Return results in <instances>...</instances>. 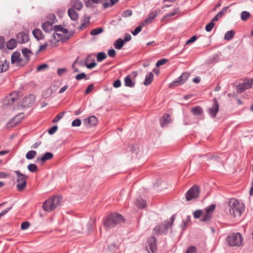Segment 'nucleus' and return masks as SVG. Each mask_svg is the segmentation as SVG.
Instances as JSON below:
<instances>
[{"mask_svg":"<svg viewBox=\"0 0 253 253\" xmlns=\"http://www.w3.org/2000/svg\"><path fill=\"white\" fill-rule=\"evenodd\" d=\"M124 217L120 214L113 213L108 215L104 219V226L109 229L123 222Z\"/></svg>","mask_w":253,"mask_h":253,"instance_id":"nucleus-1","label":"nucleus"},{"mask_svg":"<svg viewBox=\"0 0 253 253\" xmlns=\"http://www.w3.org/2000/svg\"><path fill=\"white\" fill-rule=\"evenodd\" d=\"M229 205L230 214L234 217L241 215L244 211V206L243 203H240L235 199H232L229 201Z\"/></svg>","mask_w":253,"mask_h":253,"instance_id":"nucleus-2","label":"nucleus"},{"mask_svg":"<svg viewBox=\"0 0 253 253\" xmlns=\"http://www.w3.org/2000/svg\"><path fill=\"white\" fill-rule=\"evenodd\" d=\"M61 200L58 196L49 198L43 203L42 208L44 211L50 212L58 206Z\"/></svg>","mask_w":253,"mask_h":253,"instance_id":"nucleus-3","label":"nucleus"},{"mask_svg":"<svg viewBox=\"0 0 253 253\" xmlns=\"http://www.w3.org/2000/svg\"><path fill=\"white\" fill-rule=\"evenodd\" d=\"M226 240L230 247H240L242 245L243 238L239 233H232L227 237Z\"/></svg>","mask_w":253,"mask_h":253,"instance_id":"nucleus-4","label":"nucleus"},{"mask_svg":"<svg viewBox=\"0 0 253 253\" xmlns=\"http://www.w3.org/2000/svg\"><path fill=\"white\" fill-rule=\"evenodd\" d=\"M215 209V204H211L206 207L203 211V217L201 219V221L206 223L209 222L211 219Z\"/></svg>","mask_w":253,"mask_h":253,"instance_id":"nucleus-5","label":"nucleus"},{"mask_svg":"<svg viewBox=\"0 0 253 253\" xmlns=\"http://www.w3.org/2000/svg\"><path fill=\"white\" fill-rule=\"evenodd\" d=\"M17 175V182L18 183L16 187L18 191H21L26 187L27 184V179L28 176L20 172L19 170L15 171Z\"/></svg>","mask_w":253,"mask_h":253,"instance_id":"nucleus-6","label":"nucleus"},{"mask_svg":"<svg viewBox=\"0 0 253 253\" xmlns=\"http://www.w3.org/2000/svg\"><path fill=\"white\" fill-rule=\"evenodd\" d=\"M11 63L17 67H23L27 64L26 62L21 56V54L18 51L14 52L11 56Z\"/></svg>","mask_w":253,"mask_h":253,"instance_id":"nucleus-7","label":"nucleus"},{"mask_svg":"<svg viewBox=\"0 0 253 253\" xmlns=\"http://www.w3.org/2000/svg\"><path fill=\"white\" fill-rule=\"evenodd\" d=\"M169 226V221H165L163 223L157 225L153 229V233L156 235L166 234Z\"/></svg>","mask_w":253,"mask_h":253,"instance_id":"nucleus-8","label":"nucleus"},{"mask_svg":"<svg viewBox=\"0 0 253 253\" xmlns=\"http://www.w3.org/2000/svg\"><path fill=\"white\" fill-rule=\"evenodd\" d=\"M190 74L187 72L183 73L180 77L175 81L172 82L169 85L170 87L178 86L183 84L189 77Z\"/></svg>","mask_w":253,"mask_h":253,"instance_id":"nucleus-9","label":"nucleus"},{"mask_svg":"<svg viewBox=\"0 0 253 253\" xmlns=\"http://www.w3.org/2000/svg\"><path fill=\"white\" fill-rule=\"evenodd\" d=\"M199 194V188L196 186H194L186 192L185 194L186 199L189 201L196 199L198 197Z\"/></svg>","mask_w":253,"mask_h":253,"instance_id":"nucleus-10","label":"nucleus"},{"mask_svg":"<svg viewBox=\"0 0 253 253\" xmlns=\"http://www.w3.org/2000/svg\"><path fill=\"white\" fill-rule=\"evenodd\" d=\"M147 245L146 248L149 253H155L157 250L156 239L152 236L147 239Z\"/></svg>","mask_w":253,"mask_h":253,"instance_id":"nucleus-11","label":"nucleus"},{"mask_svg":"<svg viewBox=\"0 0 253 253\" xmlns=\"http://www.w3.org/2000/svg\"><path fill=\"white\" fill-rule=\"evenodd\" d=\"M219 110V105L217 100L214 98L213 103L209 109V113L212 118H215Z\"/></svg>","mask_w":253,"mask_h":253,"instance_id":"nucleus-12","label":"nucleus"},{"mask_svg":"<svg viewBox=\"0 0 253 253\" xmlns=\"http://www.w3.org/2000/svg\"><path fill=\"white\" fill-rule=\"evenodd\" d=\"M17 41L20 44L26 43L28 42L29 35L24 32H20L16 35Z\"/></svg>","mask_w":253,"mask_h":253,"instance_id":"nucleus-13","label":"nucleus"},{"mask_svg":"<svg viewBox=\"0 0 253 253\" xmlns=\"http://www.w3.org/2000/svg\"><path fill=\"white\" fill-rule=\"evenodd\" d=\"M35 102V97L33 95H30L23 98L22 104L25 107H29Z\"/></svg>","mask_w":253,"mask_h":253,"instance_id":"nucleus-14","label":"nucleus"},{"mask_svg":"<svg viewBox=\"0 0 253 253\" xmlns=\"http://www.w3.org/2000/svg\"><path fill=\"white\" fill-rule=\"evenodd\" d=\"M252 83L250 81L239 84L236 86V89L238 93L244 92L245 90L251 87Z\"/></svg>","mask_w":253,"mask_h":253,"instance_id":"nucleus-15","label":"nucleus"},{"mask_svg":"<svg viewBox=\"0 0 253 253\" xmlns=\"http://www.w3.org/2000/svg\"><path fill=\"white\" fill-rule=\"evenodd\" d=\"M159 12L156 10L149 13L145 20L141 23L142 26H145L146 24L151 23L154 18L158 15Z\"/></svg>","mask_w":253,"mask_h":253,"instance_id":"nucleus-16","label":"nucleus"},{"mask_svg":"<svg viewBox=\"0 0 253 253\" xmlns=\"http://www.w3.org/2000/svg\"><path fill=\"white\" fill-rule=\"evenodd\" d=\"M171 121L170 116L168 114H165L160 120V125L162 127L167 126Z\"/></svg>","mask_w":253,"mask_h":253,"instance_id":"nucleus-17","label":"nucleus"},{"mask_svg":"<svg viewBox=\"0 0 253 253\" xmlns=\"http://www.w3.org/2000/svg\"><path fill=\"white\" fill-rule=\"evenodd\" d=\"M132 153L136 156L140 157L143 154V150L137 144L132 145L131 148Z\"/></svg>","mask_w":253,"mask_h":253,"instance_id":"nucleus-18","label":"nucleus"},{"mask_svg":"<svg viewBox=\"0 0 253 253\" xmlns=\"http://www.w3.org/2000/svg\"><path fill=\"white\" fill-rule=\"evenodd\" d=\"M84 123L86 125L89 126H95L97 123V119L95 116H91L85 118L84 120Z\"/></svg>","mask_w":253,"mask_h":253,"instance_id":"nucleus-19","label":"nucleus"},{"mask_svg":"<svg viewBox=\"0 0 253 253\" xmlns=\"http://www.w3.org/2000/svg\"><path fill=\"white\" fill-rule=\"evenodd\" d=\"M22 53L24 56L23 59L27 64L30 59V56L32 54V52L29 49L24 48L22 49Z\"/></svg>","mask_w":253,"mask_h":253,"instance_id":"nucleus-20","label":"nucleus"},{"mask_svg":"<svg viewBox=\"0 0 253 253\" xmlns=\"http://www.w3.org/2000/svg\"><path fill=\"white\" fill-rule=\"evenodd\" d=\"M53 155L52 153L50 152H46L41 157L38 158L37 161L42 163L46 161L51 159L53 158Z\"/></svg>","mask_w":253,"mask_h":253,"instance_id":"nucleus-21","label":"nucleus"},{"mask_svg":"<svg viewBox=\"0 0 253 253\" xmlns=\"http://www.w3.org/2000/svg\"><path fill=\"white\" fill-rule=\"evenodd\" d=\"M71 6L78 10H80L83 7L84 4L80 0H71Z\"/></svg>","mask_w":253,"mask_h":253,"instance_id":"nucleus-22","label":"nucleus"},{"mask_svg":"<svg viewBox=\"0 0 253 253\" xmlns=\"http://www.w3.org/2000/svg\"><path fill=\"white\" fill-rule=\"evenodd\" d=\"M68 14L72 20L76 21L78 19V14L73 8L68 9Z\"/></svg>","mask_w":253,"mask_h":253,"instance_id":"nucleus-23","label":"nucleus"},{"mask_svg":"<svg viewBox=\"0 0 253 253\" xmlns=\"http://www.w3.org/2000/svg\"><path fill=\"white\" fill-rule=\"evenodd\" d=\"M42 28L44 32H50L52 30V23L49 21L45 22L42 24Z\"/></svg>","mask_w":253,"mask_h":253,"instance_id":"nucleus-24","label":"nucleus"},{"mask_svg":"<svg viewBox=\"0 0 253 253\" xmlns=\"http://www.w3.org/2000/svg\"><path fill=\"white\" fill-rule=\"evenodd\" d=\"M95 226V219L90 218V220L88 221V223L87 224V232L88 234L91 233L94 227Z\"/></svg>","mask_w":253,"mask_h":253,"instance_id":"nucleus-25","label":"nucleus"},{"mask_svg":"<svg viewBox=\"0 0 253 253\" xmlns=\"http://www.w3.org/2000/svg\"><path fill=\"white\" fill-rule=\"evenodd\" d=\"M33 34L34 37L39 41L43 39L42 32L40 29H35L33 31Z\"/></svg>","mask_w":253,"mask_h":253,"instance_id":"nucleus-26","label":"nucleus"},{"mask_svg":"<svg viewBox=\"0 0 253 253\" xmlns=\"http://www.w3.org/2000/svg\"><path fill=\"white\" fill-rule=\"evenodd\" d=\"M9 67V62L6 60L0 61V73L6 71Z\"/></svg>","mask_w":253,"mask_h":253,"instance_id":"nucleus-27","label":"nucleus"},{"mask_svg":"<svg viewBox=\"0 0 253 253\" xmlns=\"http://www.w3.org/2000/svg\"><path fill=\"white\" fill-rule=\"evenodd\" d=\"M125 85L129 87H133L135 85V82H133L130 76L128 75L125 78Z\"/></svg>","mask_w":253,"mask_h":253,"instance_id":"nucleus-28","label":"nucleus"},{"mask_svg":"<svg viewBox=\"0 0 253 253\" xmlns=\"http://www.w3.org/2000/svg\"><path fill=\"white\" fill-rule=\"evenodd\" d=\"M90 57H87L85 59V65L88 69H91L94 68L96 66L97 64L94 59L92 60V61L91 63L89 64L88 62L90 61Z\"/></svg>","mask_w":253,"mask_h":253,"instance_id":"nucleus-29","label":"nucleus"},{"mask_svg":"<svg viewBox=\"0 0 253 253\" xmlns=\"http://www.w3.org/2000/svg\"><path fill=\"white\" fill-rule=\"evenodd\" d=\"M17 41L14 39H11L6 43V47L9 49H14L17 45Z\"/></svg>","mask_w":253,"mask_h":253,"instance_id":"nucleus-30","label":"nucleus"},{"mask_svg":"<svg viewBox=\"0 0 253 253\" xmlns=\"http://www.w3.org/2000/svg\"><path fill=\"white\" fill-rule=\"evenodd\" d=\"M154 75L152 72L149 73L145 77V80L144 81V84L146 86L149 85L153 80Z\"/></svg>","mask_w":253,"mask_h":253,"instance_id":"nucleus-31","label":"nucleus"},{"mask_svg":"<svg viewBox=\"0 0 253 253\" xmlns=\"http://www.w3.org/2000/svg\"><path fill=\"white\" fill-rule=\"evenodd\" d=\"M25 117V115L24 113H19L17 115H16L12 120L10 121V123H12V122L15 121L14 125L20 123Z\"/></svg>","mask_w":253,"mask_h":253,"instance_id":"nucleus-32","label":"nucleus"},{"mask_svg":"<svg viewBox=\"0 0 253 253\" xmlns=\"http://www.w3.org/2000/svg\"><path fill=\"white\" fill-rule=\"evenodd\" d=\"M125 43V41L122 39H117L114 43L115 47L117 49H121Z\"/></svg>","mask_w":253,"mask_h":253,"instance_id":"nucleus-33","label":"nucleus"},{"mask_svg":"<svg viewBox=\"0 0 253 253\" xmlns=\"http://www.w3.org/2000/svg\"><path fill=\"white\" fill-rule=\"evenodd\" d=\"M53 30L54 31V32H61L63 34H65L68 32V30L64 28L61 25H54L53 26Z\"/></svg>","mask_w":253,"mask_h":253,"instance_id":"nucleus-34","label":"nucleus"},{"mask_svg":"<svg viewBox=\"0 0 253 253\" xmlns=\"http://www.w3.org/2000/svg\"><path fill=\"white\" fill-rule=\"evenodd\" d=\"M135 203L139 208H144L146 206V202L141 199H137Z\"/></svg>","mask_w":253,"mask_h":253,"instance_id":"nucleus-35","label":"nucleus"},{"mask_svg":"<svg viewBox=\"0 0 253 253\" xmlns=\"http://www.w3.org/2000/svg\"><path fill=\"white\" fill-rule=\"evenodd\" d=\"M191 220V216L190 215H187L186 216V219L184 220L181 224V228L182 230H185L187 225L189 224Z\"/></svg>","mask_w":253,"mask_h":253,"instance_id":"nucleus-36","label":"nucleus"},{"mask_svg":"<svg viewBox=\"0 0 253 253\" xmlns=\"http://www.w3.org/2000/svg\"><path fill=\"white\" fill-rule=\"evenodd\" d=\"M191 112L195 115H199L203 113V110L201 107L196 106L191 109Z\"/></svg>","mask_w":253,"mask_h":253,"instance_id":"nucleus-37","label":"nucleus"},{"mask_svg":"<svg viewBox=\"0 0 253 253\" xmlns=\"http://www.w3.org/2000/svg\"><path fill=\"white\" fill-rule=\"evenodd\" d=\"M235 35V32L233 30L227 31L224 35V39L226 41L231 40Z\"/></svg>","mask_w":253,"mask_h":253,"instance_id":"nucleus-38","label":"nucleus"},{"mask_svg":"<svg viewBox=\"0 0 253 253\" xmlns=\"http://www.w3.org/2000/svg\"><path fill=\"white\" fill-rule=\"evenodd\" d=\"M37 155V152L34 150H31L28 151L26 155V158L28 160H31L33 159Z\"/></svg>","mask_w":253,"mask_h":253,"instance_id":"nucleus-39","label":"nucleus"},{"mask_svg":"<svg viewBox=\"0 0 253 253\" xmlns=\"http://www.w3.org/2000/svg\"><path fill=\"white\" fill-rule=\"evenodd\" d=\"M250 16V13L247 11H244L241 14V18L244 21H246Z\"/></svg>","mask_w":253,"mask_h":253,"instance_id":"nucleus-40","label":"nucleus"},{"mask_svg":"<svg viewBox=\"0 0 253 253\" xmlns=\"http://www.w3.org/2000/svg\"><path fill=\"white\" fill-rule=\"evenodd\" d=\"M107 57L106 54L104 52H99L97 55V60L98 62H101Z\"/></svg>","mask_w":253,"mask_h":253,"instance_id":"nucleus-41","label":"nucleus"},{"mask_svg":"<svg viewBox=\"0 0 253 253\" xmlns=\"http://www.w3.org/2000/svg\"><path fill=\"white\" fill-rule=\"evenodd\" d=\"M103 32V29L102 28H98L94 29L90 31V35L95 36L99 35Z\"/></svg>","mask_w":253,"mask_h":253,"instance_id":"nucleus-42","label":"nucleus"},{"mask_svg":"<svg viewBox=\"0 0 253 253\" xmlns=\"http://www.w3.org/2000/svg\"><path fill=\"white\" fill-rule=\"evenodd\" d=\"M28 169L32 172H36L38 170L37 166L34 164H30L27 167Z\"/></svg>","mask_w":253,"mask_h":253,"instance_id":"nucleus-43","label":"nucleus"},{"mask_svg":"<svg viewBox=\"0 0 253 253\" xmlns=\"http://www.w3.org/2000/svg\"><path fill=\"white\" fill-rule=\"evenodd\" d=\"M65 113L62 112L58 114L52 120V123H55L58 122L64 115Z\"/></svg>","mask_w":253,"mask_h":253,"instance_id":"nucleus-44","label":"nucleus"},{"mask_svg":"<svg viewBox=\"0 0 253 253\" xmlns=\"http://www.w3.org/2000/svg\"><path fill=\"white\" fill-rule=\"evenodd\" d=\"M203 214V211L198 210H196L193 213L194 217L195 219L199 218Z\"/></svg>","mask_w":253,"mask_h":253,"instance_id":"nucleus-45","label":"nucleus"},{"mask_svg":"<svg viewBox=\"0 0 253 253\" xmlns=\"http://www.w3.org/2000/svg\"><path fill=\"white\" fill-rule=\"evenodd\" d=\"M75 79L77 81H80V80H81L82 79H85L86 80L88 79L87 78V77H86V75L85 73H82L78 74L75 77Z\"/></svg>","mask_w":253,"mask_h":253,"instance_id":"nucleus-46","label":"nucleus"},{"mask_svg":"<svg viewBox=\"0 0 253 253\" xmlns=\"http://www.w3.org/2000/svg\"><path fill=\"white\" fill-rule=\"evenodd\" d=\"M143 26L141 24L140 26L137 27L134 30L131 31V33L133 36L137 35L142 30V28Z\"/></svg>","mask_w":253,"mask_h":253,"instance_id":"nucleus-47","label":"nucleus"},{"mask_svg":"<svg viewBox=\"0 0 253 253\" xmlns=\"http://www.w3.org/2000/svg\"><path fill=\"white\" fill-rule=\"evenodd\" d=\"M214 26V22H212V21L210 22L206 26L205 29L206 31L208 32H211L212 30V28H213Z\"/></svg>","mask_w":253,"mask_h":253,"instance_id":"nucleus-48","label":"nucleus"},{"mask_svg":"<svg viewBox=\"0 0 253 253\" xmlns=\"http://www.w3.org/2000/svg\"><path fill=\"white\" fill-rule=\"evenodd\" d=\"M53 38L57 41H59L62 39V36L61 34L58 32H54L52 34Z\"/></svg>","mask_w":253,"mask_h":253,"instance_id":"nucleus-49","label":"nucleus"},{"mask_svg":"<svg viewBox=\"0 0 253 253\" xmlns=\"http://www.w3.org/2000/svg\"><path fill=\"white\" fill-rule=\"evenodd\" d=\"M197 249L195 247L191 246L188 247L185 253H196Z\"/></svg>","mask_w":253,"mask_h":253,"instance_id":"nucleus-50","label":"nucleus"},{"mask_svg":"<svg viewBox=\"0 0 253 253\" xmlns=\"http://www.w3.org/2000/svg\"><path fill=\"white\" fill-rule=\"evenodd\" d=\"M82 123L81 120L79 119L74 120L72 123V126H79Z\"/></svg>","mask_w":253,"mask_h":253,"instance_id":"nucleus-51","label":"nucleus"},{"mask_svg":"<svg viewBox=\"0 0 253 253\" xmlns=\"http://www.w3.org/2000/svg\"><path fill=\"white\" fill-rule=\"evenodd\" d=\"M132 14V11L131 10H126L124 11L122 15L124 17H127L130 16Z\"/></svg>","mask_w":253,"mask_h":253,"instance_id":"nucleus-52","label":"nucleus"},{"mask_svg":"<svg viewBox=\"0 0 253 253\" xmlns=\"http://www.w3.org/2000/svg\"><path fill=\"white\" fill-rule=\"evenodd\" d=\"M48 66L46 64H41L37 67V71H41L45 70V69L48 68Z\"/></svg>","mask_w":253,"mask_h":253,"instance_id":"nucleus-53","label":"nucleus"},{"mask_svg":"<svg viewBox=\"0 0 253 253\" xmlns=\"http://www.w3.org/2000/svg\"><path fill=\"white\" fill-rule=\"evenodd\" d=\"M30 226V223L28 221H25L22 223L21 225V228L22 230H25L27 229Z\"/></svg>","mask_w":253,"mask_h":253,"instance_id":"nucleus-54","label":"nucleus"},{"mask_svg":"<svg viewBox=\"0 0 253 253\" xmlns=\"http://www.w3.org/2000/svg\"><path fill=\"white\" fill-rule=\"evenodd\" d=\"M57 129L58 127L57 126H53L50 129H49L48 133L51 135L53 134L57 131Z\"/></svg>","mask_w":253,"mask_h":253,"instance_id":"nucleus-55","label":"nucleus"},{"mask_svg":"<svg viewBox=\"0 0 253 253\" xmlns=\"http://www.w3.org/2000/svg\"><path fill=\"white\" fill-rule=\"evenodd\" d=\"M167 62V59H162L158 60L157 62V63L156 64V65L157 67H159L160 66H161L162 65L165 64Z\"/></svg>","mask_w":253,"mask_h":253,"instance_id":"nucleus-56","label":"nucleus"},{"mask_svg":"<svg viewBox=\"0 0 253 253\" xmlns=\"http://www.w3.org/2000/svg\"><path fill=\"white\" fill-rule=\"evenodd\" d=\"M94 86L93 84H89L86 88L85 93L88 94L93 89Z\"/></svg>","mask_w":253,"mask_h":253,"instance_id":"nucleus-57","label":"nucleus"},{"mask_svg":"<svg viewBox=\"0 0 253 253\" xmlns=\"http://www.w3.org/2000/svg\"><path fill=\"white\" fill-rule=\"evenodd\" d=\"M116 53V51L114 49H110L108 51V54L110 57H114Z\"/></svg>","mask_w":253,"mask_h":253,"instance_id":"nucleus-58","label":"nucleus"},{"mask_svg":"<svg viewBox=\"0 0 253 253\" xmlns=\"http://www.w3.org/2000/svg\"><path fill=\"white\" fill-rule=\"evenodd\" d=\"M121 85V82L120 80H117L113 83V86L115 88L120 87Z\"/></svg>","mask_w":253,"mask_h":253,"instance_id":"nucleus-59","label":"nucleus"},{"mask_svg":"<svg viewBox=\"0 0 253 253\" xmlns=\"http://www.w3.org/2000/svg\"><path fill=\"white\" fill-rule=\"evenodd\" d=\"M228 8V6L224 7L222 10L220 11L218 14L221 17L223 15H224L227 12V9Z\"/></svg>","mask_w":253,"mask_h":253,"instance_id":"nucleus-60","label":"nucleus"},{"mask_svg":"<svg viewBox=\"0 0 253 253\" xmlns=\"http://www.w3.org/2000/svg\"><path fill=\"white\" fill-rule=\"evenodd\" d=\"M89 22V18L87 17L86 20H84V21L82 23L81 26L80 27V29H83L85 27L87 23H88Z\"/></svg>","mask_w":253,"mask_h":253,"instance_id":"nucleus-61","label":"nucleus"},{"mask_svg":"<svg viewBox=\"0 0 253 253\" xmlns=\"http://www.w3.org/2000/svg\"><path fill=\"white\" fill-rule=\"evenodd\" d=\"M197 39V37L196 36H194L192 37L190 39L187 41L186 44H189L194 42Z\"/></svg>","mask_w":253,"mask_h":253,"instance_id":"nucleus-62","label":"nucleus"},{"mask_svg":"<svg viewBox=\"0 0 253 253\" xmlns=\"http://www.w3.org/2000/svg\"><path fill=\"white\" fill-rule=\"evenodd\" d=\"M66 72V68H60L58 69L57 71V73L59 76H62L63 74H64Z\"/></svg>","mask_w":253,"mask_h":253,"instance_id":"nucleus-63","label":"nucleus"},{"mask_svg":"<svg viewBox=\"0 0 253 253\" xmlns=\"http://www.w3.org/2000/svg\"><path fill=\"white\" fill-rule=\"evenodd\" d=\"M131 39V36L129 34H126L123 41L125 42L129 41Z\"/></svg>","mask_w":253,"mask_h":253,"instance_id":"nucleus-64","label":"nucleus"}]
</instances>
